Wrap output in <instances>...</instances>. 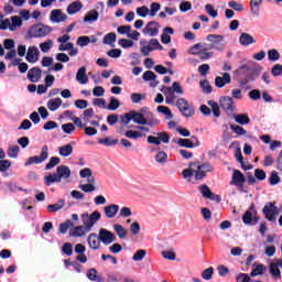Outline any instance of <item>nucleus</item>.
Here are the masks:
<instances>
[{
    "instance_id": "c03bdc74",
    "label": "nucleus",
    "mask_w": 282,
    "mask_h": 282,
    "mask_svg": "<svg viewBox=\"0 0 282 282\" xmlns=\"http://www.w3.org/2000/svg\"><path fill=\"white\" fill-rule=\"evenodd\" d=\"M143 80H151V87H158V82H155V78H158V75L153 73L152 70H147L143 76Z\"/></svg>"
},
{
    "instance_id": "09e8293b",
    "label": "nucleus",
    "mask_w": 282,
    "mask_h": 282,
    "mask_svg": "<svg viewBox=\"0 0 282 282\" xmlns=\"http://www.w3.org/2000/svg\"><path fill=\"white\" fill-rule=\"evenodd\" d=\"M167 161H169V155L166 154V152L159 151L156 153L155 162H158V164H166Z\"/></svg>"
},
{
    "instance_id": "bb28decb",
    "label": "nucleus",
    "mask_w": 282,
    "mask_h": 282,
    "mask_svg": "<svg viewBox=\"0 0 282 282\" xmlns=\"http://www.w3.org/2000/svg\"><path fill=\"white\" fill-rule=\"evenodd\" d=\"M230 83H232V79L228 73H224L223 76H217L215 78V85L216 87H219V89H221V87H226V85H230Z\"/></svg>"
},
{
    "instance_id": "7ed1b4c3",
    "label": "nucleus",
    "mask_w": 282,
    "mask_h": 282,
    "mask_svg": "<svg viewBox=\"0 0 282 282\" xmlns=\"http://www.w3.org/2000/svg\"><path fill=\"white\" fill-rule=\"evenodd\" d=\"M162 93L165 96L166 105H174L175 104V94L178 96H184V88L180 85L178 82H174L172 87H163Z\"/></svg>"
},
{
    "instance_id": "69168bd1",
    "label": "nucleus",
    "mask_w": 282,
    "mask_h": 282,
    "mask_svg": "<svg viewBox=\"0 0 282 282\" xmlns=\"http://www.w3.org/2000/svg\"><path fill=\"white\" fill-rule=\"evenodd\" d=\"M137 14L138 17H141L142 19H147V17H149V7L147 6H142L137 8Z\"/></svg>"
},
{
    "instance_id": "5701e85b",
    "label": "nucleus",
    "mask_w": 282,
    "mask_h": 282,
    "mask_svg": "<svg viewBox=\"0 0 282 282\" xmlns=\"http://www.w3.org/2000/svg\"><path fill=\"white\" fill-rule=\"evenodd\" d=\"M279 268H282V260L276 259L270 264V274L274 279H281V270Z\"/></svg>"
},
{
    "instance_id": "37998d69",
    "label": "nucleus",
    "mask_w": 282,
    "mask_h": 282,
    "mask_svg": "<svg viewBox=\"0 0 282 282\" xmlns=\"http://www.w3.org/2000/svg\"><path fill=\"white\" fill-rule=\"evenodd\" d=\"M113 230L119 239H127V229L122 225L115 224Z\"/></svg>"
},
{
    "instance_id": "a211bd4d",
    "label": "nucleus",
    "mask_w": 282,
    "mask_h": 282,
    "mask_svg": "<svg viewBox=\"0 0 282 282\" xmlns=\"http://www.w3.org/2000/svg\"><path fill=\"white\" fill-rule=\"evenodd\" d=\"M50 21H52V23H63L67 21V14L63 13L61 9H54L51 11Z\"/></svg>"
},
{
    "instance_id": "aec40b11",
    "label": "nucleus",
    "mask_w": 282,
    "mask_h": 282,
    "mask_svg": "<svg viewBox=\"0 0 282 282\" xmlns=\"http://www.w3.org/2000/svg\"><path fill=\"white\" fill-rule=\"evenodd\" d=\"M40 56H41V52L39 51V47L29 46L26 56H25L28 63H32V64L36 63Z\"/></svg>"
},
{
    "instance_id": "c9c22d12",
    "label": "nucleus",
    "mask_w": 282,
    "mask_h": 282,
    "mask_svg": "<svg viewBox=\"0 0 282 282\" xmlns=\"http://www.w3.org/2000/svg\"><path fill=\"white\" fill-rule=\"evenodd\" d=\"M83 10V2L80 0H76L67 7L68 14H76Z\"/></svg>"
},
{
    "instance_id": "603ef678",
    "label": "nucleus",
    "mask_w": 282,
    "mask_h": 282,
    "mask_svg": "<svg viewBox=\"0 0 282 282\" xmlns=\"http://www.w3.org/2000/svg\"><path fill=\"white\" fill-rule=\"evenodd\" d=\"M76 43L79 47H87L91 43V40L87 35H82L77 39Z\"/></svg>"
},
{
    "instance_id": "1a4fd4ad",
    "label": "nucleus",
    "mask_w": 282,
    "mask_h": 282,
    "mask_svg": "<svg viewBox=\"0 0 282 282\" xmlns=\"http://www.w3.org/2000/svg\"><path fill=\"white\" fill-rule=\"evenodd\" d=\"M47 158H50V148L47 145H43L40 155L30 156L25 163V166H30L32 164H43Z\"/></svg>"
},
{
    "instance_id": "79ce46f5",
    "label": "nucleus",
    "mask_w": 282,
    "mask_h": 282,
    "mask_svg": "<svg viewBox=\"0 0 282 282\" xmlns=\"http://www.w3.org/2000/svg\"><path fill=\"white\" fill-rule=\"evenodd\" d=\"M97 142L98 144H102L104 147H116V144H118V139L107 137V138L98 139Z\"/></svg>"
},
{
    "instance_id": "4d7b16f0",
    "label": "nucleus",
    "mask_w": 282,
    "mask_h": 282,
    "mask_svg": "<svg viewBox=\"0 0 282 282\" xmlns=\"http://www.w3.org/2000/svg\"><path fill=\"white\" fill-rule=\"evenodd\" d=\"M116 33L110 32L107 35L104 36V44L105 45H113V43H116Z\"/></svg>"
},
{
    "instance_id": "2f4dec72",
    "label": "nucleus",
    "mask_w": 282,
    "mask_h": 282,
    "mask_svg": "<svg viewBox=\"0 0 282 282\" xmlns=\"http://www.w3.org/2000/svg\"><path fill=\"white\" fill-rule=\"evenodd\" d=\"M239 43L240 45H243V47H248V45H253V43H257V40L250 33H241L239 36Z\"/></svg>"
},
{
    "instance_id": "13d9d810",
    "label": "nucleus",
    "mask_w": 282,
    "mask_h": 282,
    "mask_svg": "<svg viewBox=\"0 0 282 282\" xmlns=\"http://www.w3.org/2000/svg\"><path fill=\"white\" fill-rule=\"evenodd\" d=\"M79 177H82V180H91V177H94V173L91 172V169L85 167L79 171Z\"/></svg>"
},
{
    "instance_id": "3c124183",
    "label": "nucleus",
    "mask_w": 282,
    "mask_h": 282,
    "mask_svg": "<svg viewBox=\"0 0 282 282\" xmlns=\"http://www.w3.org/2000/svg\"><path fill=\"white\" fill-rule=\"evenodd\" d=\"M268 58L272 63H276V61L281 58V54L279 53V51H276V48H271L268 51Z\"/></svg>"
},
{
    "instance_id": "f03ea898",
    "label": "nucleus",
    "mask_w": 282,
    "mask_h": 282,
    "mask_svg": "<svg viewBox=\"0 0 282 282\" xmlns=\"http://www.w3.org/2000/svg\"><path fill=\"white\" fill-rule=\"evenodd\" d=\"M72 176V170L67 165H59L56 169V173L48 176H44V182L46 186H52V184L63 182V180H68Z\"/></svg>"
},
{
    "instance_id": "f3484780",
    "label": "nucleus",
    "mask_w": 282,
    "mask_h": 282,
    "mask_svg": "<svg viewBox=\"0 0 282 282\" xmlns=\"http://www.w3.org/2000/svg\"><path fill=\"white\" fill-rule=\"evenodd\" d=\"M219 105L226 113H232V111H235V101H232V97H220Z\"/></svg>"
},
{
    "instance_id": "dca6fc26",
    "label": "nucleus",
    "mask_w": 282,
    "mask_h": 282,
    "mask_svg": "<svg viewBox=\"0 0 282 282\" xmlns=\"http://www.w3.org/2000/svg\"><path fill=\"white\" fill-rule=\"evenodd\" d=\"M243 224H257L259 221V217H257V209L253 205L249 207V209L242 216Z\"/></svg>"
},
{
    "instance_id": "6e6552de",
    "label": "nucleus",
    "mask_w": 282,
    "mask_h": 282,
    "mask_svg": "<svg viewBox=\"0 0 282 282\" xmlns=\"http://www.w3.org/2000/svg\"><path fill=\"white\" fill-rule=\"evenodd\" d=\"M126 124H129L131 120H133L134 124H140L139 127H147V119H145V112H137V111H130L124 115Z\"/></svg>"
},
{
    "instance_id": "0e129e2a",
    "label": "nucleus",
    "mask_w": 282,
    "mask_h": 282,
    "mask_svg": "<svg viewBox=\"0 0 282 282\" xmlns=\"http://www.w3.org/2000/svg\"><path fill=\"white\" fill-rule=\"evenodd\" d=\"M131 215H133V213L127 206L121 207L119 210V217H121L122 219H127V218L131 217Z\"/></svg>"
},
{
    "instance_id": "f257e3e1",
    "label": "nucleus",
    "mask_w": 282,
    "mask_h": 282,
    "mask_svg": "<svg viewBox=\"0 0 282 282\" xmlns=\"http://www.w3.org/2000/svg\"><path fill=\"white\" fill-rule=\"evenodd\" d=\"M213 171V165L209 163H189L188 169L183 170L182 175L184 180L188 177H195V180H204L207 173Z\"/></svg>"
},
{
    "instance_id": "a878e982",
    "label": "nucleus",
    "mask_w": 282,
    "mask_h": 282,
    "mask_svg": "<svg viewBox=\"0 0 282 282\" xmlns=\"http://www.w3.org/2000/svg\"><path fill=\"white\" fill-rule=\"evenodd\" d=\"M59 52H68L69 56H77L78 54V48L74 46V43L72 42H66L64 44H59L58 46Z\"/></svg>"
},
{
    "instance_id": "58836bf2",
    "label": "nucleus",
    "mask_w": 282,
    "mask_h": 282,
    "mask_svg": "<svg viewBox=\"0 0 282 282\" xmlns=\"http://www.w3.org/2000/svg\"><path fill=\"white\" fill-rule=\"evenodd\" d=\"M65 206V199H59L57 203L46 207L47 213H58Z\"/></svg>"
},
{
    "instance_id": "393cba45",
    "label": "nucleus",
    "mask_w": 282,
    "mask_h": 282,
    "mask_svg": "<svg viewBox=\"0 0 282 282\" xmlns=\"http://www.w3.org/2000/svg\"><path fill=\"white\" fill-rule=\"evenodd\" d=\"M85 250H87V248L83 243H77L75 246V253L77 254L76 261H79V263L87 262V256L85 254Z\"/></svg>"
},
{
    "instance_id": "0eeeda50",
    "label": "nucleus",
    "mask_w": 282,
    "mask_h": 282,
    "mask_svg": "<svg viewBox=\"0 0 282 282\" xmlns=\"http://www.w3.org/2000/svg\"><path fill=\"white\" fill-rule=\"evenodd\" d=\"M207 41L212 43L209 45L210 50H216V52H224L226 50V44H224L225 37L221 34H209L207 35Z\"/></svg>"
},
{
    "instance_id": "6e6d98bb",
    "label": "nucleus",
    "mask_w": 282,
    "mask_h": 282,
    "mask_svg": "<svg viewBox=\"0 0 282 282\" xmlns=\"http://www.w3.org/2000/svg\"><path fill=\"white\" fill-rule=\"evenodd\" d=\"M57 164H61V159L58 156H52L48 163L45 165V170L50 171L54 169V166H57Z\"/></svg>"
},
{
    "instance_id": "4468645a",
    "label": "nucleus",
    "mask_w": 282,
    "mask_h": 282,
    "mask_svg": "<svg viewBox=\"0 0 282 282\" xmlns=\"http://www.w3.org/2000/svg\"><path fill=\"white\" fill-rule=\"evenodd\" d=\"M99 239L104 246H109L116 241V234L111 232L108 229L101 228L99 229Z\"/></svg>"
},
{
    "instance_id": "bf43d9fd",
    "label": "nucleus",
    "mask_w": 282,
    "mask_h": 282,
    "mask_svg": "<svg viewBox=\"0 0 282 282\" xmlns=\"http://www.w3.org/2000/svg\"><path fill=\"white\" fill-rule=\"evenodd\" d=\"M229 127L237 135H246V133H248V131H246L241 126L230 123Z\"/></svg>"
},
{
    "instance_id": "c85d7f7f",
    "label": "nucleus",
    "mask_w": 282,
    "mask_h": 282,
    "mask_svg": "<svg viewBox=\"0 0 282 282\" xmlns=\"http://www.w3.org/2000/svg\"><path fill=\"white\" fill-rule=\"evenodd\" d=\"M42 70L39 67H33L28 72V78L31 83H39L41 80Z\"/></svg>"
},
{
    "instance_id": "423d86ee",
    "label": "nucleus",
    "mask_w": 282,
    "mask_h": 282,
    "mask_svg": "<svg viewBox=\"0 0 282 282\" xmlns=\"http://www.w3.org/2000/svg\"><path fill=\"white\" fill-rule=\"evenodd\" d=\"M48 34H52V29L44 24H35L29 29L30 39H43Z\"/></svg>"
},
{
    "instance_id": "4c0bfd02",
    "label": "nucleus",
    "mask_w": 282,
    "mask_h": 282,
    "mask_svg": "<svg viewBox=\"0 0 282 282\" xmlns=\"http://www.w3.org/2000/svg\"><path fill=\"white\" fill-rule=\"evenodd\" d=\"M158 113H162L164 116L165 120H173V112L170 110L166 106H158L156 107Z\"/></svg>"
},
{
    "instance_id": "774afa93",
    "label": "nucleus",
    "mask_w": 282,
    "mask_h": 282,
    "mask_svg": "<svg viewBox=\"0 0 282 282\" xmlns=\"http://www.w3.org/2000/svg\"><path fill=\"white\" fill-rule=\"evenodd\" d=\"M271 74L274 77L282 76V65L281 64L273 65V67L271 68Z\"/></svg>"
},
{
    "instance_id": "20e7f679",
    "label": "nucleus",
    "mask_w": 282,
    "mask_h": 282,
    "mask_svg": "<svg viewBox=\"0 0 282 282\" xmlns=\"http://www.w3.org/2000/svg\"><path fill=\"white\" fill-rule=\"evenodd\" d=\"M23 25V20L19 15H13L11 18L3 19L0 13V30H9L10 32H17L19 28Z\"/></svg>"
},
{
    "instance_id": "49530a36",
    "label": "nucleus",
    "mask_w": 282,
    "mask_h": 282,
    "mask_svg": "<svg viewBox=\"0 0 282 282\" xmlns=\"http://www.w3.org/2000/svg\"><path fill=\"white\" fill-rule=\"evenodd\" d=\"M19 151H21V148H19V145H10L7 150V155L14 160L19 158Z\"/></svg>"
},
{
    "instance_id": "7c9ffc66",
    "label": "nucleus",
    "mask_w": 282,
    "mask_h": 282,
    "mask_svg": "<svg viewBox=\"0 0 282 282\" xmlns=\"http://www.w3.org/2000/svg\"><path fill=\"white\" fill-rule=\"evenodd\" d=\"M160 124V119L154 116L151 111H145V127H158Z\"/></svg>"
},
{
    "instance_id": "39448f33",
    "label": "nucleus",
    "mask_w": 282,
    "mask_h": 282,
    "mask_svg": "<svg viewBox=\"0 0 282 282\" xmlns=\"http://www.w3.org/2000/svg\"><path fill=\"white\" fill-rule=\"evenodd\" d=\"M101 217L102 215L98 210H95L90 214L84 213L80 215L82 223L86 227L87 232H91V228L98 224V220L101 219Z\"/></svg>"
},
{
    "instance_id": "72a5a7b5",
    "label": "nucleus",
    "mask_w": 282,
    "mask_h": 282,
    "mask_svg": "<svg viewBox=\"0 0 282 282\" xmlns=\"http://www.w3.org/2000/svg\"><path fill=\"white\" fill-rule=\"evenodd\" d=\"M172 34H175V30H173V28H171V26L164 28L163 29V34L161 35V42L164 45H169V43H171Z\"/></svg>"
},
{
    "instance_id": "338daca9",
    "label": "nucleus",
    "mask_w": 282,
    "mask_h": 282,
    "mask_svg": "<svg viewBox=\"0 0 282 282\" xmlns=\"http://www.w3.org/2000/svg\"><path fill=\"white\" fill-rule=\"evenodd\" d=\"M147 257V250L144 249H139L137 252L133 254L132 259L134 261H142Z\"/></svg>"
},
{
    "instance_id": "9d476101",
    "label": "nucleus",
    "mask_w": 282,
    "mask_h": 282,
    "mask_svg": "<svg viewBox=\"0 0 282 282\" xmlns=\"http://www.w3.org/2000/svg\"><path fill=\"white\" fill-rule=\"evenodd\" d=\"M171 142V137L167 132H158L155 135L148 137V143L149 144H155L156 147H160V144H169Z\"/></svg>"
},
{
    "instance_id": "b1692460",
    "label": "nucleus",
    "mask_w": 282,
    "mask_h": 282,
    "mask_svg": "<svg viewBox=\"0 0 282 282\" xmlns=\"http://www.w3.org/2000/svg\"><path fill=\"white\" fill-rule=\"evenodd\" d=\"M88 246L90 250H100V236H97V234H90L87 238Z\"/></svg>"
},
{
    "instance_id": "864d4df0",
    "label": "nucleus",
    "mask_w": 282,
    "mask_h": 282,
    "mask_svg": "<svg viewBox=\"0 0 282 282\" xmlns=\"http://www.w3.org/2000/svg\"><path fill=\"white\" fill-rule=\"evenodd\" d=\"M265 270V267L263 264H253L252 271H251V276H259L263 274V271Z\"/></svg>"
},
{
    "instance_id": "a18cd8bd",
    "label": "nucleus",
    "mask_w": 282,
    "mask_h": 282,
    "mask_svg": "<svg viewBox=\"0 0 282 282\" xmlns=\"http://www.w3.org/2000/svg\"><path fill=\"white\" fill-rule=\"evenodd\" d=\"M262 3H263V0H250L251 14H254L256 17H258L259 10Z\"/></svg>"
},
{
    "instance_id": "c756f323",
    "label": "nucleus",
    "mask_w": 282,
    "mask_h": 282,
    "mask_svg": "<svg viewBox=\"0 0 282 282\" xmlns=\"http://www.w3.org/2000/svg\"><path fill=\"white\" fill-rule=\"evenodd\" d=\"M88 183L79 185L83 193H94L96 191V177H90L87 180Z\"/></svg>"
},
{
    "instance_id": "f704fd0d",
    "label": "nucleus",
    "mask_w": 282,
    "mask_h": 282,
    "mask_svg": "<svg viewBox=\"0 0 282 282\" xmlns=\"http://www.w3.org/2000/svg\"><path fill=\"white\" fill-rule=\"evenodd\" d=\"M87 227L86 226H76L69 230L70 237H85L87 235Z\"/></svg>"
},
{
    "instance_id": "e433bc0d",
    "label": "nucleus",
    "mask_w": 282,
    "mask_h": 282,
    "mask_svg": "<svg viewBox=\"0 0 282 282\" xmlns=\"http://www.w3.org/2000/svg\"><path fill=\"white\" fill-rule=\"evenodd\" d=\"M98 17H100L98 11L93 9L84 17V23H96V21H98Z\"/></svg>"
},
{
    "instance_id": "6ab92c4d",
    "label": "nucleus",
    "mask_w": 282,
    "mask_h": 282,
    "mask_svg": "<svg viewBox=\"0 0 282 282\" xmlns=\"http://www.w3.org/2000/svg\"><path fill=\"white\" fill-rule=\"evenodd\" d=\"M246 182V176L241 171L239 170H234L230 184L232 186H237L238 188H241Z\"/></svg>"
},
{
    "instance_id": "de8ad7c7",
    "label": "nucleus",
    "mask_w": 282,
    "mask_h": 282,
    "mask_svg": "<svg viewBox=\"0 0 282 282\" xmlns=\"http://www.w3.org/2000/svg\"><path fill=\"white\" fill-rule=\"evenodd\" d=\"M54 47V41L52 40H46L45 42H42L40 44V50L41 52H43V54H47V52H50V50H52Z\"/></svg>"
},
{
    "instance_id": "5fc2aeb1",
    "label": "nucleus",
    "mask_w": 282,
    "mask_h": 282,
    "mask_svg": "<svg viewBox=\"0 0 282 282\" xmlns=\"http://www.w3.org/2000/svg\"><path fill=\"white\" fill-rule=\"evenodd\" d=\"M213 274H215V269L209 267L202 272V279H204V281H210V279H213Z\"/></svg>"
},
{
    "instance_id": "8fccbe9b",
    "label": "nucleus",
    "mask_w": 282,
    "mask_h": 282,
    "mask_svg": "<svg viewBox=\"0 0 282 282\" xmlns=\"http://www.w3.org/2000/svg\"><path fill=\"white\" fill-rule=\"evenodd\" d=\"M207 105L212 107V111L215 118H219V116H221V111L219 110V104H217L215 100H209L207 101Z\"/></svg>"
},
{
    "instance_id": "473e14b6",
    "label": "nucleus",
    "mask_w": 282,
    "mask_h": 282,
    "mask_svg": "<svg viewBox=\"0 0 282 282\" xmlns=\"http://www.w3.org/2000/svg\"><path fill=\"white\" fill-rule=\"evenodd\" d=\"M57 151L61 158H69V155L74 153V147L72 145V143H67L57 148Z\"/></svg>"
},
{
    "instance_id": "e2e57ef3",
    "label": "nucleus",
    "mask_w": 282,
    "mask_h": 282,
    "mask_svg": "<svg viewBox=\"0 0 282 282\" xmlns=\"http://www.w3.org/2000/svg\"><path fill=\"white\" fill-rule=\"evenodd\" d=\"M161 9H162V6L160 3L152 2L150 4V10H149L150 17H155V14H158V12H160Z\"/></svg>"
},
{
    "instance_id": "a19ab883",
    "label": "nucleus",
    "mask_w": 282,
    "mask_h": 282,
    "mask_svg": "<svg viewBox=\"0 0 282 282\" xmlns=\"http://www.w3.org/2000/svg\"><path fill=\"white\" fill-rule=\"evenodd\" d=\"M234 120L237 124H250V117L246 113L234 115Z\"/></svg>"
},
{
    "instance_id": "f8f14e48",
    "label": "nucleus",
    "mask_w": 282,
    "mask_h": 282,
    "mask_svg": "<svg viewBox=\"0 0 282 282\" xmlns=\"http://www.w3.org/2000/svg\"><path fill=\"white\" fill-rule=\"evenodd\" d=\"M147 133H149V128L144 126H137V130H128L126 131V138L130 140H138L140 138H147Z\"/></svg>"
},
{
    "instance_id": "412c9836",
    "label": "nucleus",
    "mask_w": 282,
    "mask_h": 282,
    "mask_svg": "<svg viewBox=\"0 0 282 282\" xmlns=\"http://www.w3.org/2000/svg\"><path fill=\"white\" fill-rule=\"evenodd\" d=\"M208 50H210V44L198 43L189 47L188 54H193L194 56H200L202 52H208Z\"/></svg>"
},
{
    "instance_id": "cd10ccee",
    "label": "nucleus",
    "mask_w": 282,
    "mask_h": 282,
    "mask_svg": "<svg viewBox=\"0 0 282 282\" xmlns=\"http://www.w3.org/2000/svg\"><path fill=\"white\" fill-rule=\"evenodd\" d=\"M76 80L79 85H87L89 83V76H87V68L82 66L76 73Z\"/></svg>"
},
{
    "instance_id": "4be33fe9",
    "label": "nucleus",
    "mask_w": 282,
    "mask_h": 282,
    "mask_svg": "<svg viewBox=\"0 0 282 282\" xmlns=\"http://www.w3.org/2000/svg\"><path fill=\"white\" fill-rule=\"evenodd\" d=\"M120 210V206L116 204H110L104 207V214L106 219H113L118 212Z\"/></svg>"
},
{
    "instance_id": "ea45409f",
    "label": "nucleus",
    "mask_w": 282,
    "mask_h": 282,
    "mask_svg": "<svg viewBox=\"0 0 282 282\" xmlns=\"http://www.w3.org/2000/svg\"><path fill=\"white\" fill-rule=\"evenodd\" d=\"M61 105H63V99L61 98H54L47 101V109H50V111H56Z\"/></svg>"
},
{
    "instance_id": "680f3d73",
    "label": "nucleus",
    "mask_w": 282,
    "mask_h": 282,
    "mask_svg": "<svg viewBox=\"0 0 282 282\" xmlns=\"http://www.w3.org/2000/svg\"><path fill=\"white\" fill-rule=\"evenodd\" d=\"M118 44L120 45V47H122L123 50H129L130 47H133L134 43L132 40H127V39H120L118 41Z\"/></svg>"
},
{
    "instance_id": "9b49d317",
    "label": "nucleus",
    "mask_w": 282,
    "mask_h": 282,
    "mask_svg": "<svg viewBox=\"0 0 282 282\" xmlns=\"http://www.w3.org/2000/svg\"><path fill=\"white\" fill-rule=\"evenodd\" d=\"M176 107L185 118H192V116H195V110L191 108L188 101L184 98H178L176 100Z\"/></svg>"
},
{
    "instance_id": "052dcab7",
    "label": "nucleus",
    "mask_w": 282,
    "mask_h": 282,
    "mask_svg": "<svg viewBox=\"0 0 282 282\" xmlns=\"http://www.w3.org/2000/svg\"><path fill=\"white\" fill-rule=\"evenodd\" d=\"M118 107H120V101H118V99H116L115 97L110 98V102L108 106L106 105V109H108V111H116Z\"/></svg>"
},
{
    "instance_id": "ddd939ff",
    "label": "nucleus",
    "mask_w": 282,
    "mask_h": 282,
    "mask_svg": "<svg viewBox=\"0 0 282 282\" xmlns=\"http://www.w3.org/2000/svg\"><path fill=\"white\" fill-rule=\"evenodd\" d=\"M262 212L265 219H268L269 221H274V219H276V216H279V208L272 203H268L263 207Z\"/></svg>"
},
{
    "instance_id": "2eb2a0df",
    "label": "nucleus",
    "mask_w": 282,
    "mask_h": 282,
    "mask_svg": "<svg viewBox=\"0 0 282 282\" xmlns=\"http://www.w3.org/2000/svg\"><path fill=\"white\" fill-rule=\"evenodd\" d=\"M145 36H158L160 34V24L155 21L149 22L142 30Z\"/></svg>"
}]
</instances>
